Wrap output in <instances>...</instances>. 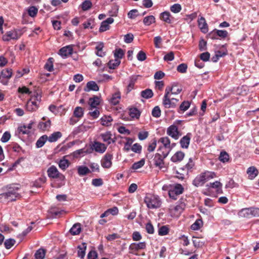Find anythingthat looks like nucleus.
Returning <instances> with one entry per match:
<instances>
[{
  "instance_id": "1",
  "label": "nucleus",
  "mask_w": 259,
  "mask_h": 259,
  "mask_svg": "<svg viewBox=\"0 0 259 259\" xmlns=\"http://www.w3.org/2000/svg\"><path fill=\"white\" fill-rule=\"evenodd\" d=\"M182 91V88L177 84L174 83L172 86H167L165 90V94L163 98L162 104L166 108H174L175 104L169 101L170 93L174 95H177Z\"/></svg>"
},
{
  "instance_id": "2",
  "label": "nucleus",
  "mask_w": 259,
  "mask_h": 259,
  "mask_svg": "<svg viewBox=\"0 0 259 259\" xmlns=\"http://www.w3.org/2000/svg\"><path fill=\"white\" fill-rule=\"evenodd\" d=\"M216 177L214 172L205 171L197 175L193 180L192 184L197 187L202 186L206 182Z\"/></svg>"
},
{
  "instance_id": "3",
  "label": "nucleus",
  "mask_w": 259,
  "mask_h": 259,
  "mask_svg": "<svg viewBox=\"0 0 259 259\" xmlns=\"http://www.w3.org/2000/svg\"><path fill=\"white\" fill-rule=\"evenodd\" d=\"M144 201L147 206L150 209L159 208L161 205V201L160 198L157 195L150 194H147L146 196Z\"/></svg>"
},
{
  "instance_id": "4",
  "label": "nucleus",
  "mask_w": 259,
  "mask_h": 259,
  "mask_svg": "<svg viewBox=\"0 0 259 259\" xmlns=\"http://www.w3.org/2000/svg\"><path fill=\"white\" fill-rule=\"evenodd\" d=\"M240 217L250 218L259 216V208L254 207L244 208L238 212Z\"/></svg>"
},
{
  "instance_id": "5",
  "label": "nucleus",
  "mask_w": 259,
  "mask_h": 259,
  "mask_svg": "<svg viewBox=\"0 0 259 259\" xmlns=\"http://www.w3.org/2000/svg\"><path fill=\"white\" fill-rule=\"evenodd\" d=\"M18 190V188H10L7 192L1 194L0 197L2 199L7 200L8 201H15L20 196V194L17 192Z\"/></svg>"
},
{
  "instance_id": "6",
  "label": "nucleus",
  "mask_w": 259,
  "mask_h": 259,
  "mask_svg": "<svg viewBox=\"0 0 259 259\" xmlns=\"http://www.w3.org/2000/svg\"><path fill=\"white\" fill-rule=\"evenodd\" d=\"M22 33L19 29H14L7 31L2 37L5 41H9L12 39L17 40L20 37Z\"/></svg>"
},
{
  "instance_id": "7",
  "label": "nucleus",
  "mask_w": 259,
  "mask_h": 259,
  "mask_svg": "<svg viewBox=\"0 0 259 259\" xmlns=\"http://www.w3.org/2000/svg\"><path fill=\"white\" fill-rule=\"evenodd\" d=\"M184 192V188L181 184H177L168 191L169 197L173 200H177L178 196Z\"/></svg>"
},
{
  "instance_id": "8",
  "label": "nucleus",
  "mask_w": 259,
  "mask_h": 259,
  "mask_svg": "<svg viewBox=\"0 0 259 259\" xmlns=\"http://www.w3.org/2000/svg\"><path fill=\"white\" fill-rule=\"evenodd\" d=\"M146 246V244L145 242H141L138 243H132L129 246V253L137 255V252L139 250L145 249Z\"/></svg>"
},
{
  "instance_id": "9",
  "label": "nucleus",
  "mask_w": 259,
  "mask_h": 259,
  "mask_svg": "<svg viewBox=\"0 0 259 259\" xmlns=\"http://www.w3.org/2000/svg\"><path fill=\"white\" fill-rule=\"evenodd\" d=\"M166 133L168 136L175 140H178L181 135L180 132L178 131V127L175 124L171 125L167 128Z\"/></svg>"
},
{
  "instance_id": "10",
  "label": "nucleus",
  "mask_w": 259,
  "mask_h": 259,
  "mask_svg": "<svg viewBox=\"0 0 259 259\" xmlns=\"http://www.w3.org/2000/svg\"><path fill=\"white\" fill-rule=\"evenodd\" d=\"M113 155L110 153H106L101 160V165L103 167L106 168H110L112 165V160Z\"/></svg>"
},
{
  "instance_id": "11",
  "label": "nucleus",
  "mask_w": 259,
  "mask_h": 259,
  "mask_svg": "<svg viewBox=\"0 0 259 259\" xmlns=\"http://www.w3.org/2000/svg\"><path fill=\"white\" fill-rule=\"evenodd\" d=\"M90 149L92 151L95 150L97 152L103 153L106 151L107 146L104 144L95 141Z\"/></svg>"
},
{
  "instance_id": "12",
  "label": "nucleus",
  "mask_w": 259,
  "mask_h": 259,
  "mask_svg": "<svg viewBox=\"0 0 259 259\" xmlns=\"http://www.w3.org/2000/svg\"><path fill=\"white\" fill-rule=\"evenodd\" d=\"M73 53V49L71 46H67L60 49L59 54L64 58H66Z\"/></svg>"
},
{
  "instance_id": "13",
  "label": "nucleus",
  "mask_w": 259,
  "mask_h": 259,
  "mask_svg": "<svg viewBox=\"0 0 259 259\" xmlns=\"http://www.w3.org/2000/svg\"><path fill=\"white\" fill-rule=\"evenodd\" d=\"M191 138V134L187 133V135L184 136L180 141L181 147L184 149H188L190 144V140Z\"/></svg>"
},
{
  "instance_id": "14",
  "label": "nucleus",
  "mask_w": 259,
  "mask_h": 259,
  "mask_svg": "<svg viewBox=\"0 0 259 259\" xmlns=\"http://www.w3.org/2000/svg\"><path fill=\"white\" fill-rule=\"evenodd\" d=\"M39 107V104L31 98L27 103L26 105V109L28 111L33 112L36 111Z\"/></svg>"
},
{
  "instance_id": "15",
  "label": "nucleus",
  "mask_w": 259,
  "mask_h": 259,
  "mask_svg": "<svg viewBox=\"0 0 259 259\" xmlns=\"http://www.w3.org/2000/svg\"><path fill=\"white\" fill-rule=\"evenodd\" d=\"M113 22L114 19L111 17H109L105 21H103L101 24L99 31L102 32L108 30L110 27L109 24H112Z\"/></svg>"
},
{
  "instance_id": "16",
  "label": "nucleus",
  "mask_w": 259,
  "mask_h": 259,
  "mask_svg": "<svg viewBox=\"0 0 259 259\" xmlns=\"http://www.w3.org/2000/svg\"><path fill=\"white\" fill-rule=\"evenodd\" d=\"M99 88L96 82L90 81L87 82L85 88L84 89L85 92H90L91 91H98Z\"/></svg>"
},
{
  "instance_id": "17",
  "label": "nucleus",
  "mask_w": 259,
  "mask_h": 259,
  "mask_svg": "<svg viewBox=\"0 0 259 259\" xmlns=\"http://www.w3.org/2000/svg\"><path fill=\"white\" fill-rule=\"evenodd\" d=\"M100 137H101L102 140L104 142H106L108 145L115 142V141L113 140L111 138L112 134L110 132H107L105 133H102L100 135Z\"/></svg>"
},
{
  "instance_id": "18",
  "label": "nucleus",
  "mask_w": 259,
  "mask_h": 259,
  "mask_svg": "<svg viewBox=\"0 0 259 259\" xmlns=\"http://www.w3.org/2000/svg\"><path fill=\"white\" fill-rule=\"evenodd\" d=\"M60 172L58 171L57 167L54 165L50 166L47 170V173L49 177L55 179L57 178V176Z\"/></svg>"
},
{
  "instance_id": "19",
  "label": "nucleus",
  "mask_w": 259,
  "mask_h": 259,
  "mask_svg": "<svg viewBox=\"0 0 259 259\" xmlns=\"http://www.w3.org/2000/svg\"><path fill=\"white\" fill-rule=\"evenodd\" d=\"M153 162L156 166L161 168L164 164L163 158L159 153H156L153 158Z\"/></svg>"
},
{
  "instance_id": "20",
  "label": "nucleus",
  "mask_w": 259,
  "mask_h": 259,
  "mask_svg": "<svg viewBox=\"0 0 259 259\" xmlns=\"http://www.w3.org/2000/svg\"><path fill=\"white\" fill-rule=\"evenodd\" d=\"M92 150L90 148L86 149L85 148L80 149L75 151L73 152V156L75 157H78L80 156H83L87 154L91 153Z\"/></svg>"
},
{
  "instance_id": "21",
  "label": "nucleus",
  "mask_w": 259,
  "mask_h": 259,
  "mask_svg": "<svg viewBox=\"0 0 259 259\" xmlns=\"http://www.w3.org/2000/svg\"><path fill=\"white\" fill-rule=\"evenodd\" d=\"M247 174L249 179L253 180L257 176L258 171L255 167L250 166L247 169Z\"/></svg>"
},
{
  "instance_id": "22",
  "label": "nucleus",
  "mask_w": 259,
  "mask_h": 259,
  "mask_svg": "<svg viewBox=\"0 0 259 259\" xmlns=\"http://www.w3.org/2000/svg\"><path fill=\"white\" fill-rule=\"evenodd\" d=\"M185 156V153L182 151L177 152L171 158V161L174 162L181 161Z\"/></svg>"
},
{
  "instance_id": "23",
  "label": "nucleus",
  "mask_w": 259,
  "mask_h": 259,
  "mask_svg": "<svg viewBox=\"0 0 259 259\" xmlns=\"http://www.w3.org/2000/svg\"><path fill=\"white\" fill-rule=\"evenodd\" d=\"M198 22V26L201 31L203 33L207 32L208 31V28L207 24L206 22L205 18L201 17L200 19H199Z\"/></svg>"
},
{
  "instance_id": "24",
  "label": "nucleus",
  "mask_w": 259,
  "mask_h": 259,
  "mask_svg": "<svg viewBox=\"0 0 259 259\" xmlns=\"http://www.w3.org/2000/svg\"><path fill=\"white\" fill-rule=\"evenodd\" d=\"M51 125V122L50 119H48L45 121H40L38 125V128L43 131L49 130Z\"/></svg>"
},
{
  "instance_id": "25",
  "label": "nucleus",
  "mask_w": 259,
  "mask_h": 259,
  "mask_svg": "<svg viewBox=\"0 0 259 259\" xmlns=\"http://www.w3.org/2000/svg\"><path fill=\"white\" fill-rule=\"evenodd\" d=\"M100 99L97 96H94L93 97L90 98L89 104L92 108H96V107L100 104Z\"/></svg>"
},
{
  "instance_id": "26",
  "label": "nucleus",
  "mask_w": 259,
  "mask_h": 259,
  "mask_svg": "<svg viewBox=\"0 0 259 259\" xmlns=\"http://www.w3.org/2000/svg\"><path fill=\"white\" fill-rule=\"evenodd\" d=\"M120 98V93L118 91L112 95L109 101L112 104L116 105L119 103Z\"/></svg>"
},
{
  "instance_id": "27",
  "label": "nucleus",
  "mask_w": 259,
  "mask_h": 259,
  "mask_svg": "<svg viewBox=\"0 0 259 259\" xmlns=\"http://www.w3.org/2000/svg\"><path fill=\"white\" fill-rule=\"evenodd\" d=\"M62 136V134L60 132H56L52 134L48 137V141L51 142H56L59 138H60Z\"/></svg>"
},
{
  "instance_id": "28",
  "label": "nucleus",
  "mask_w": 259,
  "mask_h": 259,
  "mask_svg": "<svg viewBox=\"0 0 259 259\" xmlns=\"http://www.w3.org/2000/svg\"><path fill=\"white\" fill-rule=\"evenodd\" d=\"M171 15L169 12L165 11L160 14V18L163 21L170 24L171 23Z\"/></svg>"
},
{
  "instance_id": "29",
  "label": "nucleus",
  "mask_w": 259,
  "mask_h": 259,
  "mask_svg": "<svg viewBox=\"0 0 259 259\" xmlns=\"http://www.w3.org/2000/svg\"><path fill=\"white\" fill-rule=\"evenodd\" d=\"M219 159L223 163L228 162L230 161V156L227 152L223 151L220 152Z\"/></svg>"
},
{
  "instance_id": "30",
  "label": "nucleus",
  "mask_w": 259,
  "mask_h": 259,
  "mask_svg": "<svg viewBox=\"0 0 259 259\" xmlns=\"http://www.w3.org/2000/svg\"><path fill=\"white\" fill-rule=\"evenodd\" d=\"M81 226L79 223L75 224L70 229L69 232L72 235H76L80 233Z\"/></svg>"
},
{
  "instance_id": "31",
  "label": "nucleus",
  "mask_w": 259,
  "mask_h": 259,
  "mask_svg": "<svg viewBox=\"0 0 259 259\" xmlns=\"http://www.w3.org/2000/svg\"><path fill=\"white\" fill-rule=\"evenodd\" d=\"M48 137L46 135L41 136L36 142V147L38 148L42 147L48 140Z\"/></svg>"
},
{
  "instance_id": "32",
  "label": "nucleus",
  "mask_w": 259,
  "mask_h": 259,
  "mask_svg": "<svg viewBox=\"0 0 259 259\" xmlns=\"http://www.w3.org/2000/svg\"><path fill=\"white\" fill-rule=\"evenodd\" d=\"M46 182V178L41 177L33 182L32 186L36 188H40Z\"/></svg>"
},
{
  "instance_id": "33",
  "label": "nucleus",
  "mask_w": 259,
  "mask_h": 259,
  "mask_svg": "<svg viewBox=\"0 0 259 259\" xmlns=\"http://www.w3.org/2000/svg\"><path fill=\"white\" fill-rule=\"evenodd\" d=\"M141 113L136 108H132L130 109L129 115L133 118L138 119L140 116Z\"/></svg>"
},
{
  "instance_id": "34",
  "label": "nucleus",
  "mask_w": 259,
  "mask_h": 259,
  "mask_svg": "<svg viewBox=\"0 0 259 259\" xmlns=\"http://www.w3.org/2000/svg\"><path fill=\"white\" fill-rule=\"evenodd\" d=\"M141 96L145 99H150L153 96V93L151 89H147L141 92Z\"/></svg>"
},
{
  "instance_id": "35",
  "label": "nucleus",
  "mask_w": 259,
  "mask_h": 259,
  "mask_svg": "<svg viewBox=\"0 0 259 259\" xmlns=\"http://www.w3.org/2000/svg\"><path fill=\"white\" fill-rule=\"evenodd\" d=\"M155 22V18L152 15L145 17L143 19V23L146 26H149Z\"/></svg>"
},
{
  "instance_id": "36",
  "label": "nucleus",
  "mask_w": 259,
  "mask_h": 259,
  "mask_svg": "<svg viewBox=\"0 0 259 259\" xmlns=\"http://www.w3.org/2000/svg\"><path fill=\"white\" fill-rule=\"evenodd\" d=\"M139 76L133 75L130 77V82L127 86V91L129 92L131 91L134 87V84L138 79Z\"/></svg>"
},
{
  "instance_id": "37",
  "label": "nucleus",
  "mask_w": 259,
  "mask_h": 259,
  "mask_svg": "<svg viewBox=\"0 0 259 259\" xmlns=\"http://www.w3.org/2000/svg\"><path fill=\"white\" fill-rule=\"evenodd\" d=\"M83 109L79 106L76 107L73 111V115L78 118H81L83 115Z\"/></svg>"
},
{
  "instance_id": "38",
  "label": "nucleus",
  "mask_w": 259,
  "mask_h": 259,
  "mask_svg": "<svg viewBox=\"0 0 259 259\" xmlns=\"http://www.w3.org/2000/svg\"><path fill=\"white\" fill-rule=\"evenodd\" d=\"M77 171L79 176H85L91 172L89 168L85 166H78Z\"/></svg>"
},
{
  "instance_id": "39",
  "label": "nucleus",
  "mask_w": 259,
  "mask_h": 259,
  "mask_svg": "<svg viewBox=\"0 0 259 259\" xmlns=\"http://www.w3.org/2000/svg\"><path fill=\"white\" fill-rule=\"evenodd\" d=\"M69 165V161L68 159L63 158L60 160L59 166L62 170H65Z\"/></svg>"
},
{
  "instance_id": "40",
  "label": "nucleus",
  "mask_w": 259,
  "mask_h": 259,
  "mask_svg": "<svg viewBox=\"0 0 259 259\" xmlns=\"http://www.w3.org/2000/svg\"><path fill=\"white\" fill-rule=\"evenodd\" d=\"M120 63L119 59H115L114 60H110L108 63V66L110 69H114L118 66Z\"/></svg>"
},
{
  "instance_id": "41",
  "label": "nucleus",
  "mask_w": 259,
  "mask_h": 259,
  "mask_svg": "<svg viewBox=\"0 0 259 259\" xmlns=\"http://www.w3.org/2000/svg\"><path fill=\"white\" fill-rule=\"evenodd\" d=\"M169 229L167 226H162L158 229V233L159 236H165L169 233Z\"/></svg>"
},
{
  "instance_id": "42",
  "label": "nucleus",
  "mask_w": 259,
  "mask_h": 259,
  "mask_svg": "<svg viewBox=\"0 0 259 259\" xmlns=\"http://www.w3.org/2000/svg\"><path fill=\"white\" fill-rule=\"evenodd\" d=\"M192 240L194 246L196 248L202 247L205 244V242L201 241L197 237H193Z\"/></svg>"
},
{
  "instance_id": "43",
  "label": "nucleus",
  "mask_w": 259,
  "mask_h": 259,
  "mask_svg": "<svg viewBox=\"0 0 259 259\" xmlns=\"http://www.w3.org/2000/svg\"><path fill=\"white\" fill-rule=\"evenodd\" d=\"M12 75V70L11 69L7 68L3 69L1 72V76L4 78H10Z\"/></svg>"
},
{
  "instance_id": "44",
  "label": "nucleus",
  "mask_w": 259,
  "mask_h": 259,
  "mask_svg": "<svg viewBox=\"0 0 259 259\" xmlns=\"http://www.w3.org/2000/svg\"><path fill=\"white\" fill-rule=\"evenodd\" d=\"M46 254L45 250L43 249H39L37 250L35 254V259H44Z\"/></svg>"
},
{
  "instance_id": "45",
  "label": "nucleus",
  "mask_w": 259,
  "mask_h": 259,
  "mask_svg": "<svg viewBox=\"0 0 259 259\" xmlns=\"http://www.w3.org/2000/svg\"><path fill=\"white\" fill-rule=\"evenodd\" d=\"M202 226L201 220L198 219L191 225V229L193 230H198Z\"/></svg>"
},
{
  "instance_id": "46",
  "label": "nucleus",
  "mask_w": 259,
  "mask_h": 259,
  "mask_svg": "<svg viewBox=\"0 0 259 259\" xmlns=\"http://www.w3.org/2000/svg\"><path fill=\"white\" fill-rule=\"evenodd\" d=\"M53 58H50L45 65V68L48 71L51 72L53 70Z\"/></svg>"
},
{
  "instance_id": "47",
  "label": "nucleus",
  "mask_w": 259,
  "mask_h": 259,
  "mask_svg": "<svg viewBox=\"0 0 259 259\" xmlns=\"http://www.w3.org/2000/svg\"><path fill=\"white\" fill-rule=\"evenodd\" d=\"M124 55V51H123V50H122L120 48L117 49L114 51V56L115 59L120 60V59H121L123 57Z\"/></svg>"
},
{
  "instance_id": "48",
  "label": "nucleus",
  "mask_w": 259,
  "mask_h": 259,
  "mask_svg": "<svg viewBox=\"0 0 259 259\" xmlns=\"http://www.w3.org/2000/svg\"><path fill=\"white\" fill-rule=\"evenodd\" d=\"M112 121V118L111 116H104L101 118V123L103 125L108 126Z\"/></svg>"
},
{
  "instance_id": "49",
  "label": "nucleus",
  "mask_w": 259,
  "mask_h": 259,
  "mask_svg": "<svg viewBox=\"0 0 259 259\" xmlns=\"http://www.w3.org/2000/svg\"><path fill=\"white\" fill-rule=\"evenodd\" d=\"M83 247L82 248L80 246H78L79 250L77 251L78 256L82 258L84 257L85 254V249L87 246L85 243L82 244Z\"/></svg>"
},
{
  "instance_id": "50",
  "label": "nucleus",
  "mask_w": 259,
  "mask_h": 259,
  "mask_svg": "<svg viewBox=\"0 0 259 259\" xmlns=\"http://www.w3.org/2000/svg\"><path fill=\"white\" fill-rule=\"evenodd\" d=\"M92 6V4L91 2L89 0L84 1L81 5L82 10L84 11L89 10Z\"/></svg>"
},
{
  "instance_id": "51",
  "label": "nucleus",
  "mask_w": 259,
  "mask_h": 259,
  "mask_svg": "<svg viewBox=\"0 0 259 259\" xmlns=\"http://www.w3.org/2000/svg\"><path fill=\"white\" fill-rule=\"evenodd\" d=\"M38 12V9L34 6H31L28 9V15L31 17H34L35 16Z\"/></svg>"
},
{
  "instance_id": "52",
  "label": "nucleus",
  "mask_w": 259,
  "mask_h": 259,
  "mask_svg": "<svg viewBox=\"0 0 259 259\" xmlns=\"http://www.w3.org/2000/svg\"><path fill=\"white\" fill-rule=\"evenodd\" d=\"M16 241L13 239H8L6 240L4 242V245L7 249L11 248L15 243Z\"/></svg>"
},
{
  "instance_id": "53",
  "label": "nucleus",
  "mask_w": 259,
  "mask_h": 259,
  "mask_svg": "<svg viewBox=\"0 0 259 259\" xmlns=\"http://www.w3.org/2000/svg\"><path fill=\"white\" fill-rule=\"evenodd\" d=\"M145 164V160L142 159L140 161L135 162L132 165V168L133 169H138L142 167Z\"/></svg>"
},
{
  "instance_id": "54",
  "label": "nucleus",
  "mask_w": 259,
  "mask_h": 259,
  "mask_svg": "<svg viewBox=\"0 0 259 259\" xmlns=\"http://www.w3.org/2000/svg\"><path fill=\"white\" fill-rule=\"evenodd\" d=\"M152 115L153 117L158 118L161 115V110L159 106H155L152 111Z\"/></svg>"
},
{
  "instance_id": "55",
  "label": "nucleus",
  "mask_w": 259,
  "mask_h": 259,
  "mask_svg": "<svg viewBox=\"0 0 259 259\" xmlns=\"http://www.w3.org/2000/svg\"><path fill=\"white\" fill-rule=\"evenodd\" d=\"M11 148L13 149V150L17 153H19L20 152H22L23 153H25V151L17 143H14L11 145Z\"/></svg>"
},
{
  "instance_id": "56",
  "label": "nucleus",
  "mask_w": 259,
  "mask_h": 259,
  "mask_svg": "<svg viewBox=\"0 0 259 259\" xmlns=\"http://www.w3.org/2000/svg\"><path fill=\"white\" fill-rule=\"evenodd\" d=\"M170 10L172 12L177 13L181 11L182 7L181 5L179 4H175L170 7Z\"/></svg>"
},
{
  "instance_id": "57",
  "label": "nucleus",
  "mask_w": 259,
  "mask_h": 259,
  "mask_svg": "<svg viewBox=\"0 0 259 259\" xmlns=\"http://www.w3.org/2000/svg\"><path fill=\"white\" fill-rule=\"evenodd\" d=\"M215 32H216L217 34L218 35V36L222 38H226L228 35V32L226 30H218L216 29H215Z\"/></svg>"
},
{
  "instance_id": "58",
  "label": "nucleus",
  "mask_w": 259,
  "mask_h": 259,
  "mask_svg": "<svg viewBox=\"0 0 259 259\" xmlns=\"http://www.w3.org/2000/svg\"><path fill=\"white\" fill-rule=\"evenodd\" d=\"M190 104L188 101L183 102L180 106L179 109L180 110L184 112L186 111L190 107Z\"/></svg>"
},
{
  "instance_id": "59",
  "label": "nucleus",
  "mask_w": 259,
  "mask_h": 259,
  "mask_svg": "<svg viewBox=\"0 0 259 259\" xmlns=\"http://www.w3.org/2000/svg\"><path fill=\"white\" fill-rule=\"evenodd\" d=\"M207 42L203 39H201L199 42V49L200 51H204L207 49Z\"/></svg>"
},
{
  "instance_id": "60",
  "label": "nucleus",
  "mask_w": 259,
  "mask_h": 259,
  "mask_svg": "<svg viewBox=\"0 0 259 259\" xmlns=\"http://www.w3.org/2000/svg\"><path fill=\"white\" fill-rule=\"evenodd\" d=\"M209 185L211 188L216 189L217 191L221 189L222 186V184L218 181L213 183H210Z\"/></svg>"
},
{
  "instance_id": "61",
  "label": "nucleus",
  "mask_w": 259,
  "mask_h": 259,
  "mask_svg": "<svg viewBox=\"0 0 259 259\" xmlns=\"http://www.w3.org/2000/svg\"><path fill=\"white\" fill-rule=\"evenodd\" d=\"M138 11L136 9H133L131 10L127 14L128 18L134 19L138 16Z\"/></svg>"
},
{
  "instance_id": "62",
  "label": "nucleus",
  "mask_w": 259,
  "mask_h": 259,
  "mask_svg": "<svg viewBox=\"0 0 259 259\" xmlns=\"http://www.w3.org/2000/svg\"><path fill=\"white\" fill-rule=\"evenodd\" d=\"M159 141L163 144L165 148L169 147L170 142L169 139L167 137L161 138Z\"/></svg>"
},
{
  "instance_id": "63",
  "label": "nucleus",
  "mask_w": 259,
  "mask_h": 259,
  "mask_svg": "<svg viewBox=\"0 0 259 259\" xmlns=\"http://www.w3.org/2000/svg\"><path fill=\"white\" fill-rule=\"evenodd\" d=\"M11 138V134L9 132H5L1 138V141L3 143L7 142Z\"/></svg>"
},
{
  "instance_id": "64",
  "label": "nucleus",
  "mask_w": 259,
  "mask_h": 259,
  "mask_svg": "<svg viewBox=\"0 0 259 259\" xmlns=\"http://www.w3.org/2000/svg\"><path fill=\"white\" fill-rule=\"evenodd\" d=\"M87 257L88 259H97L98 253L95 250H91L88 253Z\"/></svg>"
}]
</instances>
